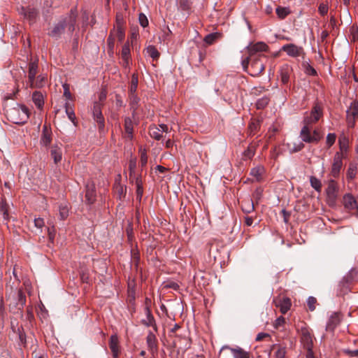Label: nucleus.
<instances>
[{
  "instance_id": "obj_1",
  "label": "nucleus",
  "mask_w": 358,
  "mask_h": 358,
  "mask_svg": "<svg viewBox=\"0 0 358 358\" xmlns=\"http://www.w3.org/2000/svg\"><path fill=\"white\" fill-rule=\"evenodd\" d=\"M76 13L71 10L70 13L60 18L59 22L55 24L49 35L53 38H59L64 32L65 29L72 34L75 29L76 22Z\"/></svg>"
},
{
  "instance_id": "obj_2",
  "label": "nucleus",
  "mask_w": 358,
  "mask_h": 358,
  "mask_svg": "<svg viewBox=\"0 0 358 358\" xmlns=\"http://www.w3.org/2000/svg\"><path fill=\"white\" fill-rule=\"evenodd\" d=\"M6 115L9 121L16 124H23L29 118L28 108L20 104H17L15 106L8 109Z\"/></svg>"
},
{
  "instance_id": "obj_3",
  "label": "nucleus",
  "mask_w": 358,
  "mask_h": 358,
  "mask_svg": "<svg viewBox=\"0 0 358 358\" xmlns=\"http://www.w3.org/2000/svg\"><path fill=\"white\" fill-rule=\"evenodd\" d=\"M243 70L252 76H259L265 69L264 64L259 57H247L241 62Z\"/></svg>"
},
{
  "instance_id": "obj_4",
  "label": "nucleus",
  "mask_w": 358,
  "mask_h": 358,
  "mask_svg": "<svg viewBox=\"0 0 358 358\" xmlns=\"http://www.w3.org/2000/svg\"><path fill=\"white\" fill-rule=\"evenodd\" d=\"M322 115L323 112L322 107L318 104H315L310 113H305L303 120V124L312 126L320 119Z\"/></svg>"
},
{
  "instance_id": "obj_5",
  "label": "nucleus",
  "mask_w": 358,
  "mask_h": 358,
  "mask_svg": "<svg viewBox=\"0 0 358 358\" xmlns=\"http://www.w3.org/2000/svg\"><path fill=\"white\" fill-rule=\"evenodd\" d=\"M346 113L348 126V127H353L358 116V102L356 101H352L347 110Z\"/></svg>"
},
{
  "instance_id": "obj_6",
  "label": "nucleus",
  "mask_w": 358,
  "mask_h": 358,
  "mask_svg": "<svg viewBox=\"0 0 358 358\" xmlns=\"http://www.w3.org/2000/svg\"><path fill=\"white\" fill-rule=\"evenodd\" d=\"M250 57H262L261 55H256L257 52H266L268 49V46L264 42H257L254 44H250L247 47Z\"/></svg>"
},
{
  "instance_id": "obj_7",
  "label": "nucleus",
  "mask_w": 358,
  "mask_h": 358,
  "mask_svg": "<svg viewBox=\"0 0 358 358\" xmlns=\"http://www.w3.org/2000/svg\"><path fill=\"white\" fill-rule=\"evenodd\" d=\"M342 166L343 155L338 152L334 155V162L331 171V174L334 178H337L339 176Z\"/></svg>"
},
{
  "instance_id": "obj_8",
  "label": "nucleus",
  "mask_w": 358,
  "mask_h": 358,
  "mask_svg": "<svg viewBox=\"0 0 358 358\" xmlns=\"http://www.w3.org/2000/svg\"><path fill=\"white\" fill-rule=\"evenodd\" d=\"M62 144H54L50 147V155L52 158L54 163L57 164L62 159Z\"/></svg>"
},
{
  "instance_id": "obj_9",
  "label": "nucleus",
  "mask_w": 358,
  "mask_h": 358,
  "mask_svg": "<svg viewBox=\"0 0 358 358\" xmlns=\"http://www.w3.org/2000/svg\"><path fill=\"white\" fill-rule=\"evenodd\" d=\"M281 50L285 51L287 55L292 57H299L303 52V48L301 47H299L293 43L284 45L281 48Z\"/></svg>"
},
{
  "instance_id": "obj_10",
  "label": "nucleus",
  "mask_w": 358,
  "mask_h": 358,
  "mask_svg": "<svg viewBox=\"0 0 358 358\" xmlns=\"http://www.w3.org/2000/svg\"><path fill=\"white\" fill-rule=\"evenodd\" d=\"M18 12L20 15H23L24 18L29 20L30 22H34L36 17L38 16V11L36 9L30 6H22L18 9Z\"/></svg>"
},
{
  "instance_id": "obj_11",
  "label": "nucleus",
  "mask_w": 358,
  "mask_h": 358,
  "mask_svg": "<svg viewBox=\"0 0 358 358\" xmlns=\"http://www.w3.org/2000/svg\"><path fill=\"white\" fill-rule=\"evenodd\" d=\"M224 349L229 350L234 358H250V352L246 351L240 347L231 348L229 346L224 345L220 351Z\"/></svg>"
},
{
  "instance_id": "obj_12",
  "label": "nucleus",
  "mask_w": 358,
  "mask_h": 358,
  "mask_svg": "<svg viewBox=\"0 0 358 358\" xmlns=\"http://www.w3.org/2000/svg\"><path fill=\"white\" fill-rule=\"evenodd\" d=\"M341 322V317L338 313H333L329 317L326 324V331L333 332Z\"/></svg>"
},
{
  "instance_id": "obj_13",
  "label": "nucleus",
  "mask_w": 358,
  "mask_h": 358,
  "mask_svg": "<svg viewBox=\"0 0 358 358\" xmlns=\"http://www.w3.org/2000/svg\"><path fill=\"white\" fill-rule=\"evenodd\" d=\"M299 136L303 143H313L314 139L312 138V126L303 124L301 129Z\"/></svg>"
},
{
  "instance_id": "obj_14",
  "label": "nucleus",
  "mask_w": 358,
  "mask_h": 358,
  "mask_svg": "<svg viewBox=\"0 0 358 358\" xmlns=\"http://www.w3.org/2000/svg\"><path fill=\"white\" fill-rule=\"evenodd\" d=\"M96 200L95 185L93 182L86 185L85 201L89 204L93 203Z\"/></svg>"
},
{
  "instance_id": "obj_15",
  "label": "nucleus",
  "mask_w": 358,
  "mask_h": 358,
  "mask_svg": "<svg viewBox=\"0 0 358 358\" xmlns=\"http://www.w3.org/2000/svg\"><path fill=\"white\" fill-rule=\"evenodd\" d=\"M275 306L280 308L282 314H285L292 306L291 300L288 297H283L278 300H275Z\"/></svg>"
},
{
  "instance_id": "obj_16",
  "label": "nucleus",
  "mask_w": 358,
  "mask_h": 358,
  "mask_svg": "<svg viewBox=\"0 0 358 358\" xmlns=\"http://www.w3.org/2000/svg\"><path fill=\"white\" fill-rule=\"evenodd\" d=\"M292 71L289 64H284L280 69V80L283 84H287L289 80V76Z\"/></svg>"
},
{
  "instance_id": "obj_17",
  "label": "nucleus",
  "mask_w": 358,
  "mask_h": 358,
  "mask_svg": "<svg viewBox=\"0 0 358 358\" xmlns=\"http://www.w3.org/2000/svg\"><path fill=\"white\" fill-rule=\"evenodd\" d=\"M52 141V132L46 125H44L41 138V144L43 146H48Z\"/></svg>"
},
{
  "instance_id": "obj_18",
  "label": "nucleus",
  "mask_w": 358,
  "mask_h": 358,
  "mask_svg": "<svg viewBox=\"0 0 358 358\" xmlns=\"http://www.w3.org/2000/svg\"><path fill=\"white\" fill-rule=\"evenodd\" d=\"M109 346L113 353V356L117 358L119 355V341L116 334L112 335L110 338Z\"/></svg>"
},
{
  "instance_id": "obj_19",
  "label": "nucleus",
  "mask_w": 358,
  "mask_h": 358,
  "mask_svg": "<svg viewBox=\"0 0 358 358\" xmlns=\"http://www.w3.org/2000/svg\"><path fill=\"white\" fill-rule=\"evenodd\" d=\"M286 145L290 153L299 152L304 148V143L302 141H292L287 143Z\"/></svg>"
},
{
  "instance_id": "obj_20",
  "label": "nucleus",
  "mask_w": 358,
  "mask_h": 358,
  "mask_svg": "<svg viewBox=\"0 0 358 358\" xmlns=\"http://www.w3.org/2000/svg\"><path fill=\"white\" fill-rule=\"evenodd\" d=\"M38 72V63L36 61L29 64L28 78L29 84L34 82Z\"/></svg>"
},
{
  "instance_id": "obj_21",
  "label": "nucleus",
  "mask_w": 358,
  "mask_h": 358,
  "mask_svg": "<svg viewBox=\"0 0 358 358\" xmlns=\"http://www.w3.org/2000/svg\"><path fill=\"white\" fill-rule=\"evenodd\" d=\"M93 116L96 122L99 124L103 123V117L101 113V104L98 102H95L93 106Z\"/></svg>"
},
{
  "instance_id": "obj_22",
  "label": "nucleus",
  "mask_w": 358,
  "mask_h": 358,
  "mask_svg": "<svg viewBox=\"0 0 358 358\" xmlns=\"http://www.w3.org/2000/svg\"><path fill=\"white\" fill-rule=\"evenodd\" d=\"M141 323L145 327H151L155 332H157L158 328L156 324L155 319L153 315L146 316L145 319L141 320Z\"/></svg>"
},
{
  "instance_id": "obj_23",
  "label": "nucleus",
  "mask_w": 358,
  "mask_h": 358,
  "mask_svg": "<svg viewBox=\"0 0 358 358\" xmlns=\"http://www.w3.org/2000/svg\"><path fill=\"white\" fill-rule=\"evenodd\" d=\"M124 130L127 134V137L129 139H131L133 138V129H134V123L130 117H126L124 119Z\"/></svg>"
},
{
  "instance_id": "obj_24",
  "label": "nucleus",
  "mask_w": 358,
  "mask_h": 358,
  "mask_svg": "<svg viewBox=\"0 0 358 358\" xmlns=\"http://www.w3.org/2000/svg\"><path fill=\"white\" fill-rule=\"evenodd\" d=\"M111 32H114L115 38H117L119 41H122L124 38L125 33L123 25L120 24H117L116 27L111 31Z\"/></svg>"
},
{
  "instance_id": "obj_25",
  "label": "nucleus",
  "mask_w": 358,
  "mask_h": 358,
  "mask_svg": "<svg viewBox=\"0 0 358 358\" xmlns=\"http://www.w3.org/2000/svg\"><path fill=\"white\" fill-rule=\"evenodd\" d=\"M241 208L245 213H252L255 208L253 201L250 199L243 200L241 203Z\"/></svg>"
},
{
  "instance_id": "obj_26",
  "label": "nucleus",
  "mask_w": 358,
  "mask_h": 358,
  "mask_svg": "<svg viewBox=\"0 0 358 358\" xmlns=\"http://www.w3.org/2000/svg\"><path fill=\"white\" fill-rule=\"evenodd\" d=\"M149 134L151 138L157 141H160L163 138V135L161 133L159 128L155 125L150 126Z\"/></svg>"
},
{
  "instance_id": "obj_27",
  "label": "nucleus",
  "mask_w": 358,
  "mask_h": 358,
  "mask_svg": "<svg viewBox=\"0 0 358 358\" xmlns=\"http://www.w3.org/2000/svg\"><path fill=\"white\" fill-rule=\"evenodd\" d=\"M148 347L150 350H152L157 348V338L152 331H149L146 338Z\"/></svg>"
},
{
  "instance_id": "obj_28",
  "label": "nucleus",
  "mask_w": 358,
  "mask_h": 358,
  "mask_svg": "<svg viewBox=\"0 0 358 358\" xmlns=\"http://www.w3.org/2000/svg\"><path fill=\"white\" fill-rule=\"evenodd\" d=\"M32 100L37 108H41L43 106V96L39 92H35L32 94Z\"/></svg>"
},
{
  "instance_id": "obj_29",
  "label": "nucleus",
  "mask_w": 358,
  "mask_h": 358,
  "mask_svg": "<svg viewBox=\"0 0 358 358\" xmlns=\"http://www.w3.org/2000/svg\"><path fill=\"white\" fill-rule=\"evenodd\" d=\"M45 77L43 75H39L37 78H35L33 83L29 84V87L31 88H41L45 85Z\"/></svg>"
},
{
  "instance_id": "obj_30",
  "label": "nucleus",
  "mask_w": 358,
  "mask_h": 358,
  "mask_svg": "<svg viewBox=\"0 0 358 358\" xmlns=\"http://www.w3.org/2000/svg\"><path fill=\"white\" fill-rule=\"evenodd\" d=\"M115 193L118 197L119 199H121L122 198L125 196L126 194V187L124 185H122L121 184H115L114 187Z\"/></svg>"
},
{
  "instance_id": "obj_31",
  "label": "nucleus",
  "mask_w": 358,
  "mask_h": 358,
  "mask_svg": "<svg viewBox=\"0 0 358 358\" xmlns=\"http://www.w3.org/2000/svg\"><path fill=\"white\" fill-rule=\"evenodd\" d=\"M337 192V185L336 182L331 180L329 181L327 189V193L329 196L335 197L336 194Z\"/></svg>"
},
{
  "instance_id": "obj_32",
  "label": "nucleus",
  "mask_w": 358,
  "mask_h": 358,
  "mask_svg": "<svg viewBox=\"0 0 358 358\" xmlns=\"http://www.w3.org/2000/svg\"><path fill=\"white\" fill-rule=\"evenodd\" d=\"M147 55L152 58V59H157L159 57V52L154 45H149L146 48Z\"/></svg>"
},
{
  "instance_id": "obj_33",
  "label": "nucleus",
  "mask_w": 358,
  "mask_h": 358,
  "mask_svg": "<svg viewBox=\"0 0 358 358\" xmlns=\"http://www.w3.org/2000/svg\"><path fill=\"white\" fill-rule=\"evenodd\" d=\"M138 76L135 73L131 76V85L129 87V94H134L136 93L137 87H138Z\"/></svg>"
},
{
  "instance_id": "obj_34",
  "label": "nucleus",
  "mask_w": 358,
  "mask_h": 358,
  "mask_svg": "<svg viewBox=\"0 0 358 358\" xmlns=\"http://www.w3.org/2000/svg\"><path fill=\"white\" fill-rule=\"evenodd\" d=\"M276 14L280 19L285 18L290 13L288 8L286 7H278L275 10Z\"/></svg>"
},
{
  "instance_id": "obj_35",
  "label": "nucleus",
  "mask_w": 358,
  "mask_h": 358,
  "mask_svg": "<svg viewBox=\"0 0 358 358\" xmlns=\"http://www.w3.org/2000/svg\"><path fill=\"white\" fill-rule=\"evenodd\" d=\"M220 34L217 32L212 33L206 35L204 38V41L208 45L213 44L219 37Z\"/></svg>"
},
{
  "instance_id": "obj_36",
  "label": "nucleus",
  "mask_w": 358,
  "mask_h": 358,
  "mask_svg": "<svg viewBox=\"0 0 358 358\" xmlns=\"http://www.w3.org/2000/svg\"><path fill=\"white\" fill-rule=\"evenodd\" d=\"M357 166L355 164H350L347 171V178L348 180L354 179L357 175Z\"/></svg>"
},
{
  "instance_id": "obj_37",
  "label": "nucleus",
  "mask_w": 358,
  "mask_h": 358,
  "mask_svg": "<svg viewBox=\"0 0 358 358\" xmlns=\"http://www.w3.org/2000/svg\"><path fill=\"white\" fill-rule=\"evenodd\" d=\"M115 36H114V32L110 33L108 39H107V43H108V52L111 54L113 53V50L115 47Z\"/></svg>"
},
{
  "instance_id": "obj_38",
  "label": "nucleus",
  "mask_w": 358,
  "mask_h": 358,
  "mask_svg": "<svg viewBox=\"0 0 358 358\" xmlns=\"http://www.w3.org/2000/svg\"><path fill=\"white\" fill-rule=\"evenodd\" d=\"M310 185L313 188H314L317 192H320L321 187H322V184L319 179H317L315 176H311L310 178Z\"/></svg>"
},
{
  "instance_id": "obj_39",
  "label": "nucleus",
  "mask_w": 358,
  "mask_h": 358,
  "mask_svg": "<svg viewBox=\"0 0 358 358\" xmlns=\"http://www.w3.org/2000/svg\"><path fill=\"white\" fill-rule=\"evenodd\" d=\"M269 102V99L268 97L264 96L257 100L256 103L257 108L258 109H262L265 108Z\"/></svg>"
},
{
  "instance_id": "obj_40",
  "label": "nucleus",
  "mask_w": 358,
  "mask_h": 358,
  "mask_svg": "<svg viewBox=\"0 0 358 358\" xmlns=\"http://www.w3.org/2000/svg\"><path fill=\"white\" fill-rule=\"evenodd\" d=\"M312 135L313 143H317L323 137V134L317 129L312 130Z\"/></svg>"
},
{
  "instance_id": "obj_41",
  "label": "nucleus",
  "mask_w": 358,
  "mask_h": 358,
  "mask_svg": "<svg viewBox=\"0 0 358 358\" xmlns=\"http://www.w3.org/2000/svg\"><path fill=\"white\" fill-rule=\"evenodd\" d=\"M121 55L122 58H130V48L128 42L122 46Z\"/></svg>"
},
{
  "instance_id": "obj_42",
  "label": "nucleus",
  "mask_w": 358,
  "mask_h": 358,
  "mask_svg": "<svg viewBox=\"0 0 358 358\" xmlns=\"http://www.w3.org/2000/svg\"><path fill=\"white\" fill-rule=\"evenodd\" d=\"M141 152V159H140V163L142 168L146 166L148 162V155L146 153V150L145 149H140Z\"/></svg>"
},
{
  "instance_id": "obj_43",
  "label": "nucleus",
  "mask_w": 358,
  "mask_h": 358,
  "mask_svg": "<svg viewBox=\"0 0 358 358\" xmlns=\"http://www.w3.org/2000/svg\"><path fill=\"white\" fill-rule=\"evenodd\" d=\"M0 215H1L5 220L8 219L7 206L3 201H1L0 203Z\"/></svg>"
},
{
  "instance_id": "obj_44",
  "label": "nucleus",
  "mask_w": 358,
  "mask_h": 358,
  "mask_svg": "<svg viewBox=\"0 0 358 358\" xmlns=\"http://www.w3.org/2000/svg\"><path fill=\"white\" fill-rule=\"evenodd\" d=\"M136 167V159H131L129 164V176L131 178L133 175H135V170Z\"/></svg>"
},
{
  "instance_id": "obj_45",
  "label": "nucleus",
  "mask_w": 358,
  "mask_h": 358,
  "mask_svg": "<svg viewBox=\"0 0 358 358\" xmlns=\"http://www.w3.org/2000/svg\"><path fill=\"white\" fill-rule=\"evenodd\" d=\"M65 108H66V114L68 115V117L69 118L70 120L73 122L76 116H75L74 112L73 111V110L70 107V103L69 102H66L65 103Z\"/></svg>"
},
{
  "instance_id": "obj_46",
  "label": "nucleus",
  "mask_w": 358,
  "mask_h": 358,
  "mask_svg": "<svg viewBox=\"0 0 358 358\" xmlns=\"http://www.w3.org/2000/svg\"><path fill=\"white\" fill-rule=\"evenodd\" d=\"M336 136L334 133H329L327 136L326 143L329 148L332 146L336 141Z\"/></svg>"
},
{
  "instance_id": "obj_47",
  "label": "nucleus",
  "mask_w": 358,
  "mask_h": 358,
  "mask_svg": "<svg viewBox=\"0 0 358 358\" xmlns=\"http://www.w3.org/2000/svg\"><path fill=\"white\" fill-rule=\"evenodd\" d=\"M340 149L341 151H346L348 149V139L345 136H341L338 140Z\"/></svg>"
},
{
  "instance_id": "obj_48",
  "label": "nucleus",
  "mask_w": 358,
  "mask_h": 358,
  "mask_svg": "<svg viewBox=\"0 0 358 358\" xmlns=\"http://www.w3.org/2000/svg\"><path fill=\"white\" fill-rule=\"evenodd\" d=\"M59 215L62 220H64L68 217L69 215V208L66 206H59Z\"/></svg>"
},
{
  "instance_id": "obj_49",
  "label": "nucleus",
  "mask_w": 358,
  "mask_h": 358,
  "mask_svg": "<svg viewBox=\"0 0 358 358\" xmlns=\"http://www.w3.org/2000/svg\"><path fill=\"white\" fill-rule=\"evenodd\" d=\"M317 300L313 296H309L307 299V305L310 311H313L315 309V304L316 303Z\"/></svg>"
},
{
  "instance_id": "obj_50",
  "label": "nucleus",
  "mask_w": 358,
  "mask_h": 358,
  "mask_svg": "<svg viewBox=\"0 0 358 358\" xmlns=\"http://www.w3.org/2000/svg\"><path fill=\"white\" fill-rule=\"evenodd\" d=\"M138 20L140 24L143 27H146L148 25V20L144 13H140L138 16Z\"/></svg>"
},
{
  "instance_id": "obj_51",
  "label": "nucleus",
  "mask_w": 358,
  "mask_h": 358,
  "mask_svg": "<svg viewBox=\"0 0 358 358\" xmlns=\"http://www.w3.org/2000/svg\"><path fill=\"white\" fill-rule=\"evenodd\" d=\"M329 6L328 3H320L318 7V11L322 16L325 15L328 13Z\"/></svg>"
},
{
  "instance_id": "obj_52",
  "label": "nucleus",
  "mask_w": 358,
  "mask_h": 358,
  "mask_svg": "<svg viewBox=\"0 0 358 358\" xmlns=\"http://www.w3.org/2000/svg\"><path fill=\"white\" fill-rule=\"evenodd\" d=\"M18 304L23 306L26 303V296L22 290L17 292Z\"/></svg>"
},
{
  "instance_id": "obj_53",
  "label": "nucleus",
  "mask_w": 358,
  "mask_h": 358,
  "mask_svg": "<svg viewBox=\"0 0 358 358\" xmlns=\"http://www.w3.org/2000/svg\"><path fill=\"white\" fill-rule=\"evenodd\" d=\"M262 173V168L255 167L251 170L250 174L259 180Z\"/></svg>"
},
{
  "instance_id": "obj_54",
  "label": "nucleus",
  "mask_w": 358,
  "mask_h": 358,
  "mask_svg": "<svg viewBox=\"0 0 358 358\" xmlns=\"http://www.w3.org/2000/svg\"><path fill=\"white\" fill-rule=\"evenodd\" d=\"M34 226L38 229V230H41V229L43 228V225H44V221H43V219L41 218V217H38V218H35L34 220Z\"/></svg>"
},
{
  "instance_id": "obj_55",
  "label": "nucleus",
  "mask_w": 358,
  "mask_h": 358,
  "mask_svg": "<svg viewBox=\"0 0 358 358\" xmlns=\"http://www.w3.org/2000/svg\"><path fill=\"white\" fill-rule=\"evenodd\" d=\"M63 88H64V96L66 97V99L67 100H71V94L69 91V85L67 84H64Z\"/></svg>"
},
{
  "instance_id": "obj_56",
  "label": "nucleus",
  "mask_w": 358,
  "mask_h": 358,
  "mask_svg": "<svg viewBox=\"0 0 358 358\" xmlns=\"http://www.w3.org/2000/svg\"><path fill=\"white\" fill-rule=\"evenodd\" d=\"M130 179L132 180V181H134L136 187H143V182L140 176L133 175Z\"/></svg>"
},
{
  "instance_id": "obj_57",
  "label": "nucleus",
  "mask_w": 358,
  "mask_h": 358,
  "mask_svg": "<svg viewBox=\"0 0 358 358\" xmlns=\"http://www.w3.org/2000/svg\"><path fill=\"white\" fill-rule=\"evenodd\" d=\"M150 303V300L149 299L146 298L145 306L144 308L145 316L152 315L151 310H150V305H149Z\"/></svg>"
},
{
  "instance_id": "obj_58",
  "label": "nucleus",
  "mask_w": 358,
  "mask_h": 358,
  "mask_svg": "<svg viewBox=\"0 0 358 358\" xmlns=\"http://www.w3.org/2000/svg\"><path fill=\"white\" fill-rule=\"evenodd\" d=\"M285 349L280 348L275 352V358H285Z\"/></svg>"
},
{
  "instance_id": "obj_59",
  "label": "nucleus",
  "mask_w": 358,
  "mask_h": 358,
  "mask_svg": "<svg viewBox=\"0 0 358 358\" xmlns=\"http://www.w3.org/2000/svg\"><path fill=\"white\" fill-rule=\"evenodd\" d=\"M285 320L283 317L280 316V317H278L275 320V323H274L275 328V329L279 328L285 323Z\"/></svg>"
},
{
  "instance_id": "obj_60",
  "label": "nucleus",
  "mask_w": 358,
  "mask_h": 358,
  "mask_svg": "<svg viewBox=\"0 0 358 358\" xmlns=\"http://www.w3.org/2000/svg\"><path fill=\"white\" fill-rule=\"evenodd\" d=\"M166 287L173 289L174 290H177L179 289V285L176 282H167L165 285Z\"/></svg>"
},
{
  "instance_id": "obj_61",
  "label": "nucleus",
  "mask_w": 358,
  "mask_h": 358,
  "mask_svg": "<svg viewBox=\"0 0 358 358\" xmlns=\"http://www.w3.org/2000/svg\"><path fill=\"white\" fill-rule=\"evenodd\" d=\"M131 103L132 105H137L139 101V99L137 97L135 93L134 94H129Z\"/></svg>"
},
{
  "instance_id": "obj_62",
  "label": "nucleus",
  "mask_w": 358,
  "mask_h": 358,
  "mask_svg": "<svg viewBox=\"0 0 358 358\" xmlns=\"http://www.w3.org/2000/svg\"><path fill=\"white\" fill-rule=\"evenodd\" d=\"M306 72L307 74L310 75V76H315L317 74L315 69L310 66H307V68L306 69Z\"/></svg>"
},
{
  "instance_id": "obj_63",
  "label": "nucleus",
  "mask_w": 358,
  "mask_h": 358,
  "mask_svg": "<svg viewBox=\"0 0 358 358\" xmlns=\"http://www.w3.org/2000/svg\"><path fill=\"white\" fill-rule=\"evenodd\" d=\"M158 128H159V130H160L162 134H163L164 132V133H168L169 131V129L168 125H166L165 124H160L159 125Z\"/></svg>"
},
{
  "instance_id": "obj_64",
  "label": "nucleus",
  "mask_w": 358,
  "mask_h": 358,
  "mask_svg": "<svg viewBox=\"0 0 358 358\" xmlns=\"http://www.w3.org/2000/svg\"><path fill=\"white\" fill-rule=\"evenodd\" d=\"M122 66L125 69H129V62H130V58H122Z\"/></svg>"
}]
</instances>
